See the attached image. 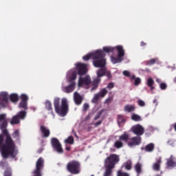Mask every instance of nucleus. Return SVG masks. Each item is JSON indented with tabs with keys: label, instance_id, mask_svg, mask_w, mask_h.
<instances>
[{
	"label": "nucleus",
	"instance_id": "43",
	"mask_svg": "<svg viewBox=\"0 0 176 176\" xmlns=\"http://www.w3.org/2000/svg\"><path fill=\"white\" fill-rule=\"evenodd\" d=\"M138 104L139 105V107H145V101L142 100H138Z\"/></svg>",
	"mask_w": 176,
	"mask_h": 176
},
{
	"label": "nucleus",
	"instance_id": "55",
	"mask_svg": "<svg viewBox=\"0 0 176 176\" xmlns=\"http://www.w3.org/2000/svg\"><path fill=\"white\" fill-rule=\"evenodd\" d=\"M102 122L101 121H98L97 123L95 124V126H100V124H101Z\"/></svg>",
	"mask_w": 176,
	"mask_h": 176
},
{
	"label": "nucleus",
	"instance_id": "26",
	"mask_svg": "<svg viewBox=\"0 0 176 176\" xmlns=\"http://www.w3.org/2000/svg\"><path fill=\"white\" fill-rule=\"evenodd\" d=\"M114 146L117 148V149H120V148H123V142L122 140H117L114 142Z\"/></svg>",
	"mask_w": 176,
	"mask_h": 176
},
{
	"label": "nucleus",
	"instance_id": "60",
	"mask_svg": "<svg viewBox=\"0 0 176 176\" xmlns=\"http://www.w3.org/2000/svg\"><path fill=\"white\" fill-rule=\"evenodd\" d=\"M91 176H94V175H91Z\"/></svg>",
	"mask_w": 176,
	"mask_h": 176
},
{
	"label": "nucleus",
	"instance_id": "46",
	"mask_svg": "<svg viewBox=\"0 0 176 176\" xmlns=\"http://www.w3.org/2000/svg\"><path fill=\"white\" fill-rule=\"evenodd\" d=\"M118 176H129L128 173H123L122 170L118 171Z\"/></svg>",
	"mask_w": 176,
	"mask_h": 176
},
{
	"label": "nucleus",
	"instance_id": "24",
	"mask_svg": "<svg viewBox=\"0 0 176 176\" xmlns=\"http://www.w3.org/2000/svg\"><path fill=\"white\" fill-rule=\"evenodd\" d=\"M119 138L121 141H124L125 142H127V141H129V138H130V136H129V134H127L126 133H124V134L120 135Z\"/></svg>",
	"mask_w": 176,
	"mask_h": 176
},
{
	"label": "nucleus",
	"instance_id": "54",
	"mask_svg": "<svg viewBox=\"0 0 176 176\" xmlns=\"http://www.w3.org/2000/svg\"><path fill=\"white\" fill-rule=\"evenodd\" d=\"M153 104H155V106L157 107V100L156 99H155L153 101Z\"/></svg>",
	"mask_w": 176,
	"mask_h": 176
},
{
	"label": "nucleus",
	"instance_id": "33",
	"mask_svg": "<svg viewBox=\"0 0 176 176\" xmlns=\"http://www.w3.org/2000/svg\"><path fill=\"white\" fill-rule=\"evenodd\" d=\"M141 164L138 163L135 166V170L136 171V173L138 174H140V173H141Z\"/></svg>",
	"mask_w": 176,
	"mask_h": 176
},
{
	"label": "nucleus",
	"instance_id": "14",
	"mask_svg": "<svg viewBox=\"0 0 176 176\" xmlns=\"http://www.w3.org/2000/svg\"><path fill=\"white\" fill-rule=\"evenodd\" d=\"M141 144V137H133L130 141L128 142V146L129 148H133V146H137V145H140Z\"/></svg>",
	"mask_w": 176,
	"mask_h": 176
},
{
	"label": "nucleus",
	"instance_id": "47",
	"mask_svg": "<svg viewBox=\"0 0 176 176\" xmlns=\"http://www.w3.org/2000/svg\"><path fill=\"white\" fill-rule=\"evenodd\" d=\"M105 110L102 109L101 110L98 115L95 117V120H97V119H98L100 118V116L102 113V112H104Z\"/></svg>",
	"mask_w": 176,
	"mask_h": 176
},
{
	"label": "nucleus",
	"instance_id": "42",
	"mask_svg": "<svg viewBox=\"0 0 176 176\" xmlns=\"http://www.w3.org/2000/svg\"><path fill=\"white\" fill-rule=\"evenodd\" d=\"M113 87H115V84L113 82H110L107 85L105 89H109V90H111V89H113Z\"/></svg>",
	"mask_w": 176,
	"mask_h": 176
},
{
	"label": "nucleus",
	"instance_id": "17",
	"mask_svg": "<svg viewBox=\"0 0 176 176\" xmlns=\"http://www.w3.org/2000/svg\"><path fill=\"white\" fill-rule=\"evenodd\" d=\"M74 102H76L77 105H80V104H82L83 98L78 92L74 93Z\"/></svg>",
	"mask_w": 176,
	"mask_h": 176
},
{
	"label": "nucleus",
	"instance_id": "44",
	"mask_svg": "<svg viewBox=\"0 0 176 176\" xmlns=\"http://www.w3.org/2000/svg\"><path fill=\"white\" fill-rule=\"evenodd\" d=\"M19 135H20V132L19 130H15L14 133L12 134V136L14 138H19Z\"/></svg>",
	"mask_w": 176,
	"mask_h": 176
},
{
	"label": "nucleus",
	"instance_id": "49",
	"mask_svg": "<svg viewBox=\"0 0 176 176\" xmlns=\"http://www.w3.org/2000/svg\"><path fill=\"white\" fill-rule=\"evenodd\" d=\"M123 75L124 76H130L131 74H130V72L127 71V70H124L123 72H122Z\"/></svg>",
	"mask_w": 176,
	"mask_h": 176
},
{
	"label": "nucleus",
	"instance_id": "15",
	"mask_svg": "<svg viewBox=\"0 0 176 176\" xmlns=\"http://www.w3.org/2000/svg\"><path fill=\"white\" fill-rule=\"evenodd\" d=\"M131 131L136 135H142L144 134V127L140 124L132 126Z\"/></svg>",
	"mask_w": 176,
	"mask_h": 176
},
{
	"label": "nucleus",
	"instance_id": "35",
	"mask_svg": "<svg viewBox=\"0 0 176 176\" xmlns=\"http://www.w3.org/2000/svg\"><path fill=\"white\" fill-rule=\"evenodd\" d=\"M167 166H168V167H175L176 166V164H175V162H174V161L170 160H168Z\"/></svg>",
	"mask_w": 176,
	"mask_h": 176
},
{
	"label": "nucleus",
	"instance_id": "6",
	"mask_svg": "<svg viewBox=\"0 0 176 176\" xmlns=\"http://www.w3.org/2000/svg\"><path fill=\"white\" fill-rule=\"evenodd\" d=\"M119 162V156L112 154L105 160L104 166L106 167V172L104 176H112V168L115 167V164Z\"/></svg>",
	"mask_w": 176,
	"mask_h": 176
},
{
	"label": "nucleus",
	"instance_id": "28",
	"mask_svg": "<svg viewBox=\"0 0 176 176\" xmlns=\"http://www.w3.org/2000/svg\"><path fill=\"white\" fill-rule=\"evenodd\" d=\"M54 105L55 109L60 107V98H58V97L54 98Z\"/></svg>",
	"mask_w": 176,
	"mask_h": 176
},
{
	"label": "nucleus",
	"instance_id": "21",
	"mask_svg": "<svg viewBox=\"0 0 176 176\" xmlns=\"http://www.w3.org/2000/svg\"><path fill=\"white\" fill-rule=\"evenodd\" d=\"M41 131L43 133L44 137H49L50 135V131L45 126H41Z\"/></svg>",
	"mask_w": 176,
	"mask_h": 176
},
{
	"label": "nucleus",
	"instance_id": "20",
	"mask_svg": "<svg viewBox=\"0 0 176 176\" xmlns=\"http://www.w3.org/2000/svg\"><path fill=\"white\" fill-rule=\"evenodd\" d=\"M124 111L125 112H133V111H135V107L132 104H126L124 107Z\"/></svg>",
	"mask_w": 176,
	"mask_h": 176
},
{
	"label": "nucleus",
	"instance_id": "59",
	"mask_svg": "<svg viewBox=\"0 0 176 176\" xmlns=\"http://www.w3.org/2000/svg\"><path fill=\"white\" fill-rule=\"evenodd\" d=\"M74 135H75V137L78 138V135H76V133H74Z\"/></svg>",
	"mask_w": 176,
	"mask_h": 176
},
{
	"label": "nucleus",
	"instance_id": "23",
	"mask_svg": "<svg viewBox=\"0 0 176 176\" xmlns=\"http://www.w3.org/2000/svg\"><path fill=\"white\" fill-rule=\"evenodd\" d=\"M93 56H94V52L92 53H89L82 57V60L84 61H89L90 58L93 60Z\"/></svg>",
	"mask_w": 176,
	"mask_h": 176
},
{
	"label": "nucleus",
	"instance_id": "11",
	"mask_svg": "<svg viewBox=\"0 0 176 176\" xmlns=\"http://www.w3.org/2000/svg\"><path fill=\"white\" fill-rule=\"evenodd\" d=\"M67 170L72 174H79V162H72L67 164Z\"/></svg>",
	"mask_w": 176,
	"mask_h": 176
},
{
	"label": "nucleus",
	"instance_id": "12",
	"mask_svg": "<svg viewBox=\"0 0 176 176\" xmlns=\"http://www.w3.org/2000/svg\"><path fill=\"white\" fill-rule=\"evenodd\" d=\"M43 158L41 157L38 160L36 164V169L33 171V176H42L41 170L43 168Z\"/></svg>",
	"mask_w": 176,
	"mask_h": 176
},
{
	"label": "nucleus",
	"instance_id": "37",
	"mask_svg": "<svg viewBox=\"0 0 176 176\" xmlns=\"http://www.w3.org/2000/svg\"><path fill=\"white\" fill-rule=\"evenodd\" d=\"M126 170H131V161L129 160L125 163Z\"/></svg>",
	"mask_w": 176,
	"mask_h": 176
},
{
	"label": "nucleus",
	"instance_id": "10",
	"mask_svg": "<svg viewBox=\"0 0 176 176\" xmlns=\"http://www.w3.org/2000/svg\"><path fill=\"white\" fill-rule=\"evenodd\" d=\"M27 113L25 111H20L17 113V115L12 117V118L10 120V124H19L20 123V119H25Z\"/></svg>",
	"mask_w": 176,
	"mask_h": 176
},
{
	"label": "nucleus",
	"instance_id": "34",
	"mask_svg": "<svg viewBox=\"0 0 176 176\" xmlns=\"http://www.w3.org/2000/svg\"><path fill=\"white\" fill-rule=\"evenodd\" d=\"M112 101H113V97L110 96V97L107 98V99H105L104 104L109 105V104H111L112 102Z\"/></svg>",
	"mask_w": 176,
	"mask_h": 176
},
{
	"label": "nucleus",
	"instance_id": "52",
	"mask_svg": "<svg viewBox=\"0 0 176 176\" xmlns=\"http://www.w3.org/2000/svg\"><path fill=\"white\" fill-rule=\"evenodd\" d=\"M168 145H170V146H174V141L172 140H170L167 142Z\"/></svg>",
	"mask_w": 176,
	"mask_h": 176
},
{
	"label": "nucleus",
	"instance_id": "40",
	"mask_svg": "<svg viewBox=\"0 0 176 176\" xmlns=\"http://www.w3.org/2000/svg\"><path fill=\"white\" fill-rule=\"evenodd\" d=\"M4 176H12V171H10V168H8L4 173Z\"/></svg>",
	"mask_w": 176,
	"mask_h": 176
},
{
	"label": "nucleus",
	"instance_id": "13",
	"mask_svg": "<svg viewBox=\"0 0 176 176\" xmlns=\"http://www.w3.org/2000/svg\"><path fill=\"white\" fill-rule=\"evenodd\" d=\"M51 144L54 148V151H56L58 153H63V147L57 138H52Z\"/></svg>",
	"mask_w": 176,
	"mask_h": 176
},
{
	"label": "nucleus",
	"instance_id": "27",
	"mask_svg": "<svg viewBox=\"0 0 176 176\" xmlns=\"http://www.w3.org/2000/svg\"><path fill=\"white\" fill-rule=\"evenodd\" d=\"M154 148H155V144L152 143L146 146V148H145L146 152H152V151H153Z\"/></svg>",
	"mask_w": 176,
	"mask_h": 176
},
{
	"label": "nucleus",
	"instance_id": "38",
	"mask_svg": "<svg viewBox=\"0 0 176 176\" xmlns=\"http://www.w3.org/2000/svg\"><path fill=\"white\" fill-rule=\"evenodd\" d=\"M100 78L101 77H98V76H97V78L94 80L93 84L96 85V86H98L100 82H101V79Z\"/></svg>",
	"mask_w": 176,
	"mask_h": 176
},
{
	"label": "nucleus",
	"instance_id": "8",
	"mask_svg": "<svg viewBox=\"0 0 176 176\" xmlns=\"http://www.w3.org/2000/svg\"><path fill=\"white\" fill-rule=\"evenodd\" d=\"M80 76L78 80V87L80 89V87H86V86H89L91 85V78L89 75H86L85 76Z\"/></svg>",
	"mask_w": 176,
	"mask_h": 176
},
{
	"label": "nucleus",
	"instance_id": "18",
	"mask_svg": "<svg viewBox=\"0 0 176 176\" xmlns=\"http://www.w3.org/2000/svg\"><path fill=\"white\" fill-rule=\"evenodd\" d=\"M130 80H131V82L134 80L133 85L135 86H138L141 83V78L140 77H136L135 75L131 76Z\"/></svg>",
	"mask_w": 176,
	"mask_h": 176
},
{
	"label": "nucleus",
	"instance_id": "25",
	"mask_svg": "<svg viewBox=\"0 0 176 176\" xmlns=\"http://www.w3.org/2000/svg\"><path fill=\"white\" fill-rule=\"evenodd\" d=\"M160 163H162V161H160V160H157L153 166V170L159 171V170H160Z\"/></svg>",
	"mask_w": 176,
	"mask_h": 176
},
{
	"label": "nucleus",
	"instance_id": "57",
	"mask_svg": "<svg viewBox=\"0 0 176 176\" xmlns=\"http://www.w3.org/2000/svg\"><path fill=\"white\" fill-rule=\"evenodd\" d=\"M156 82H157V83H160V79L157 78V79H156Z\"/></svg>",
	"mask_w": 176,
	"mask_h": 176
},
{
	"label": "nucleus",
	"instance_id": "32",
	"mask_svg": "<svg viewBox=\"0 0 176 176\" xmlns=\"http://www.w3.org/2000/svg\"><path fill=\"white\" fill-rule=\"evenodd\" d=\"M65 144H70L71 145L74 144V140L72 136H69L65 140Z\"/></svg>",
	"mask_w": 176,
	"mask_h": 176
},
{
	"label": "nucleus",
	"instance_id": "48",
	"mask_svg": "<svg viewBox=\"0 0 176 176\" xmlns=\"http://www.w3.org/2000/svg\"><path fill=\"white\" fill-rule=\"evenodd\" d=\"M166 87H167V85H166V83L160 84V89H162V90H165V89H166Z\"/></svg>",
	"mask_w": 176,
	"mask_h": 176
},
{
	"label": "nucleus",
	"instance_id": "31",
	"mask_svg": "<svg viewBox=\"0 0 176 176\" xmlns=\"http://www.w3.org/2000/svg\"><path fill=\"white\" fill-rule=\"evenodd\" d=\"M153 83H155V81H153V79L152 78H149L147 80V85L151 87V90H153Z\"/></svg>",
	"mask_w": 176,
	"mask_h": 176
},
{
	"label": "nucleus",
	"instance_id": "19",
	"mask_svg": "<svg viewBox=\"0 0 176 176\" xmlns=\"http://www.w3.org/2000/svg\"><path fill=\"white\" fill-rule=\"evenodd\" d=\"M45 108L47 109V111H50L53 116L54 118V113H53V107H52V102L50 100H46L45 103Z\"/></svg>",
	"mask_w": 176,
	"mask_h": 176
},
{
	"label": "nucleus",
	"instance_id": "4",
	"mask_svg": "<svg viewBox=\"0 0 176 176\" xmlns=\"http://www.w3.org/2000/svg\"><path fill=\"white\" fill-rule=\"evenodd\" d=\"M105 54L102 50H97L94 52L93 65L96 68H103L107 65V60L105 59Z\"/></svg>",
	"mask_w": 176,
	"mask_h": 176
},
{
	"label": "nucleus",
	"instance_id": "3",
	"mask_svg": "<svg viewBox=\"0 0 176 176\" xmlns=\"http://www.w3.org/2000/svg\"><path fill=\"white\" fill-rule=\"evenodd\" d=\"M103 50H102L104 53H113V51L116 50L117 51V57L114 56H111V61L112 64H119V63H122L124 59L125 52L124 48L122 45H117L116 47H103Z\"/></svg>",
	"mask_w": 176,
	"mask_h": 176
},
{
	"label": "nucleus",
	"instance_id": "22",
	"mask_svg": "<svg viewBox=\"0 0 176 176\" xmlns=\"http://www.w3.org/2000/svg\"><path fill=\"white\" fill-rule=\"evenodd\" d=\"M107 68L101 67L99 70L96 72L98 78H102L105 75Z\"/></svg>",
	"mask_w": 176,
	"mask_h": 176
},
{
	"label": "nucleus",
	"instance_id": "51",
	"mask_svg": "<svg viewBox=\"0 0 176 176\" xmlns=\"http://www.w3.org/2000/svg\"><path fill=\"white\" fill-rule=\"evenodd\" d=\"M89 104L85 103L83 104V111H87V109H89Z\"/></svg>",
	"mask_w": 176,
	"mask_h": 176
},
{
	"label": "nucleus",
	"instance_id": "2",
	"mask_svg": "<svg viewBox=\"0 0 176 176\" xmlns=\"http://www.w3.org/2000/svg\"><path fill=\"white\" fill-rule=\"evenodd\" d=\"M75 67L69 70L66 74V80L69 83H74L78 78V74L80 76L87 74V65L77 62L74 64Z\"/></svg>",
	"mask_w": 176,
	"mask_h": 176
},
{
	"label": "nucleus",
	"instance_id": "36",
	"mask_svg": "<svg viewBox=\"0 0 176 176\" xmlns=\"http://www.w3.org/2000/svg\"><path fill=\"white\" fill-rule=\"evenodd\" d=\"M21 101H25L27 102V101H28V95L22 94L21 95Z\"/></svg>",
	"mask_w": 176,
	"mask_h": 176
},
{
	"label": "nucleus",
	"instance_id": "5",
	"mask_svg": "<svg viewBox=\"0 0 176 176\" xmlns=\"http://www.w3.org/2000/svg\"><path fill=\"white\" fill-rule=\"evenodd\" d=\"M10 98V100H9ZM17 102L19 101V95L17 94H12L10 96L8 94V92L0 93V107L1 108H6L9 102Z\"/></svg>",
	"mask_w": 176,
	"mask_h": 176
},
{
	"label": "nucleus",
	"instance_id": "29",
	"mask_svg": "<svg viewBox=\"0 0 176 176\" xmlns=\"http://www.w3.org/2000/svg\"><path fill=\"white\" fill-rule=\"evenodd\" d=\"M27 102L26 101H21L19 102V108H22L23 109H28V107H27Z\"/></svg>",
	"mask_w": 176,
	"mask_h": 176
},
{
	"label": "nucleus",
	"instance_id": "45",
	"mask_svg": "<svg viewBox=\"0 0 176 176\" xmlns=\"http://www.w3.org/2000/svg\"><path fill=\"white\" fill-rule=\"evenodd\" d=\"M156 61H157V59H151L150 60H148L147 62V65H153V64H155V63H156Z\"/></svg>",
	"mask_w": 176,
	"mask_h": 176
},
{
	"label": "nucleus",
	"instance_id": "53",
	"mask_svg": "<svg viewBox=\"0 0 176 176\" xmlns=\"http://www.w3.org/2000/svg\"><path fill=\"white\" fill-rule=\"evenodd\" d=\"M104 75H106V76H107V78H111V72L107 71L104 73Z\"/></svg>",
	"mask_w": 176,
	"mask_h": 176
},
{
	"label": "nucleus",
	"instance_id": "39",
	"mask_svg": "<svg viewBox=\"0 0 176 176\" xmlns=\"http://www.w3.org/2000/svg\"><path fill=\"white\" fill-rule=\"evenodd\" d=\"M124 122H126L124 117L123 116H118V123H124Z\"/></svg>",
	"mask_w": 176,
	"mask_h": 176
},
{
	"label": "nucleus",
	"instance_id": "1",
	"mask_svg": "<svg viewBox=\"0 0 176 176\" xmlns=\"http://www.w3.org/2000/svg\"><path fill=\"white\" fill-rule=\"evenodd\" d=\"M6 119V114L0 115V129L2 133L6 135V141L3 139V135H0V152L3 159H11L17 160V155H19V148L14 144V142L10 138V135L8 134L6 127H8V122Z\"/></svg>",
	"mask_w": 176,
	"mask_h": 176
},
{
	"label": "nucleus",
	"instance_id": "58",
	"mask_svg": "<svg viewBox=\"0 0 176 176\" xmlns=\"http://www.w3.org/2000/svg\"><path fill=\"white\" fill-rule=\"evenodd\" d=\"M141 46H145V43L142 42V43H141Z\"/></svg>",
	"mask_w": 176,
	"mask_h": 176
},
{
	"label": "nucleus",
	"instance_id": "9",
	"mask_svg": "<svg viewBox=\"0 0 176 176\" xmlns=\"http://www.w3.org/2000/svg\"><path fill=\"white\" fill-rule=\"evenodd\" d=\"M107 94H108V89H107V88L101 89L99 92L94 94L91 100V103L97 104L98 100H100V98H104Z\"/></svg>",
	"mask_w": 176,
	"mask_h": 176
},
{
	"label": "nucleus",
	"instance_id": "56",
	"mask_svg": "<svg viewBox=\"0 0 176 176\" xmlns=\"http://www.w3.org/2000/svg\"><path fill=\"white\" fill-rule=\"evenodd\" d=\"M66 151H71V147L66 146Z\"/></svg>",
	"mask_w": 176,
	"mask_h": 176
},
{
	"label": "nucleus",
	"instance_id": "50",
	"mask_svg": "<svg viewBox=\"0 0 176 176\" xmlns=\"http://www.w3.org/2000/svg\"><path fill=\"white\" fill-rule=\"evenodd\" d=\"M97 87H98V85L96 84H92V88L91 89V91H94V90L97 89Z\"/></svg>",
	"mask_w": 176,
	"mask_h": 176
},
{
	"label": "nucleus",
	"instance_id": "16",
	"mask_svg": "<svg viewBox=\"0 0 176 176\" xmlns=\"http://www.w3.org/2000/svg\"><path fill=\"white\" fill-rule=\"evenodd\" d=\"M75 86H76V82H70V85L63 88L65 93H72L75 90Z\"/></svg>",
	"mask_w": 176,
	"mask_h": 176
},
{
	"label": "nucleus",
	"instance_id": "30",
	"mask_svg": "<svg viewBox=\"0 0 176 176\" xmlns=\"http://www.w3.org/2000/svg\"><path fill=\"white\" fill-rule=\"evenodd\" d=\"M132 120H134L135 122H140L141 121V116H140L138 114L133 113L131 116Z\"/></svg>",
	"mask_w": 176,
	"mask_h": 176
},
{
	"label": "nucleus",
	"instance_id": "7",
	"mask_svg": "<svg viewBox=\"0 0 176 176\" xmlns=\"http://www.w3.org/2000/svg\"><path fill=\"white\" fill-rule=\"evenodd\" d=\"M55 111L59 116L64 118L68 113V100L67 98H63L61 100V106L56 107Z\"/></svg>",
	"mask_w": 176,
	"mask_h": 176
},
{
	"label": "nucleus",
	"instance_id": "41",
	"mask_svg": "<svg viewBox=\"0 0 176 176\" xmlns=\"http://www.w3.org/2000/svg\"><path fill=\"white\" fill-rule=\"evenodd\" d=\"M0 167L2 168H5V167H8V163L5 160H3L0 162Z\"/></svg>",
	"mask_w": 176,
	"mask_h": 176
}]
</instances>
